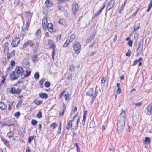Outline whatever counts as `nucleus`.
I'll return each mask as SVG.
<instances>
[{"label": "nucleus", "instance_id": "nucleus-1", "mask_svg": "<svg viewBox=\"0 0 152 152\" xmlns=\"http://www.w3.org/2000/svg\"><path fill=\"white\" fill-rule=\"evenodd\" d=\"M28 46H29L30 47H32L35 46V47L33 49V53H34L38 50V48L39 47V43L38 42H35L33 40H28L26 42L23 44L22 47L21 48V49H25Z\"/></svg>", "mask_w": 152, "mask_h": 152}, {"label": "nucleus", "instance_id": "nucleus-2", "mask_svg": "<svg viewBox=\"0 0 152 152\" xmlns=\"http://www.w3.org/2000/svg\"><path fill=\"white\" fill-rule=\"evenodd\" d=\"M80 119V117L77 114L73 118V122L72 124L71 130H76L77 128L78 122Z\"/></svg>", "mask_w": 152, "mask_h": 152}, {"label": "nucleus", "instance_id": "nucleus-3", "mask_svg": "<svg viewBox=\"0 0 152 152\" xmlns=\"http://www.w3.org/2000/svg\"><path fill=\"white\" fill-rule=\"evenodd\" d=\"M86 95L90 97L92 99V101H93L97 95V92L95 90V91L94 88H90L86 92Z\"/></svg>", "mask_w": 152, "mask_h": 152}, {"label": "nucleus", "instance_id": "nucleus-4", "mask_svg": "<svg viewBox=\"0 0 152 152\" xmlns=\"http://www.w3.org/2000/svg\"><path fill=\"white\" fill-rule=\"evenodd\" d=\"M26 28L25 29L27 30L29 27L30 23L31 22V19L32 15V13L29 12H26Z\"/></svg>", "mask_w": 152, "mask_h": 152}, {"label": "nucleus", "instance_id": "nucleus-5", "mask_svg": "<svg viewBox=\"0 0 152 152\" xmlns=\"http://www.w3.org/2000/svg\"><path fill=\"white\" fill-rule=\"evenodd\" d=\"M125 121H118L117 130L119 133L121 132L125 126Z\"/></svg>", "mask_w": 152, "mask_h": 152}, {"label": "nucleus", "instance_id": "nucleus-6", "mask_svg": "<svg viewBox=\"0 0 152 152\" xmlns=\"http://www.w3.org/2000/svg\"><path fill=\"white\" fill-rule=\"evenodd\" d=\"M73 50L75 53L78 54L81 50V46L80 44L78 42H75L73 46Z\"/></svg>", "mask_w": 152, "mask_h": 152}, {"label": "nucleus", "instance_id": "nucleus-7", "mask_svg": "<svg viewBox=\"0 0 152 152\" xmlns=\"http://www.w3.org/2000/svg\"><path fill=\"white\" fill-rule=\"evenodd\" d=\"M15 71L16 73L19 76L22 75L24 72L23 68L20 66H17L15 70Z\"/></svg>", "mask_w": 152, "mask_h": 152}, {"label": "nucleus", "instance_id": "nucleus-8", "mask_svg": "<svg viewBox=\"0 0 152 152\" xmlns=\"http://www.w3.org/2000/svg\"><path fill=\"white\" fill-rule=\"evenodd\" d=\"M20 41V38L16 37L12 40L11 45L12 47H15L17 46L18 44L19 43Z\"/></svg>", "mask_w": 152, "mask_h": 152}, {"label": "nucleus", "instance_id": "nucleus-9", "mask_svg": "<svg viewBox=\"0 0 152 152\" xmlns=\"http://www.w3.org/2000/svg\"><path fill=\"white\" fill-rule=\"evenodd\" d=\"M145 112L148 115L152 114V103L149 104L146 106Z\"/></svg>", "mask_w": 152, "mask_h": 152}, {"label": "nucleus", "instance_id": "nucleus-10", "mask_svg": "<svg viewBox=\"0 0 152 152\" xmlns=\"http://www.w3.org/2000/svg\"><path fill=\"white\" fill-rule=\"evenodd\" d=\"M126 113L125 111L123 110L119 115L118 121H125Z\"/></svg>", "mask_w": 152, "mask_h": 152}, {"label": "nucleus", "instance_id": "nucleus-11", "mask_svg": "<svg viewBox=\"0 0 152 152\" xmlns=\"http://www.w3.org/2000/svg\"><path fill=\"white\" fill-rule=\"evenodd\" d=\"M10 77L11 80L13 81L17 79L19 77V76L16 73L15 71H13L10 73Z\"/></svg>", "mask_w": 152, "mask_h": 152}, {"label": "nucleus", "instance_id": "nucleus-12", "mask_svg": "<svg viewBox=\"0 0 152 152\" xmlns=\"http://www.w3.org/2000/svg\"><path fill=\"white\" fill-rule=\"evenodd\" d=\"M78 5L77 3L75 2L73 4L72 7V11L74 15L76 14L77 11L78 10Z\"/></svg>", "mask_w": 152, "mask_h": 152}, {"label": "nucleus", "instance_id": "nucleus-13", "mask_svg": "<svg viewBox=\"0 0 152 152\" xmlns=\"http://www.w3.org/2000/svg\"><path fill=\"white\" fill-rule=\"evenodd\" d=\"M114 0H111L109 3L107 7L106 8V11H108L112 8L115 4Z\"/></svg>", "mask_w": 152, "mask_h": 152}, {"label": "nucleus", "instance_id": "nucleus-14", "mask_svg": "<svg viewBox=\"0 0 152 152\" xmlns=\"http://www.w3.org/2000/svg\"><path fill=\"white\" fill-rule=\"evenodd\" d=\"M47 23V19L46 17H44L42 20V27L45 30L46 28Z\"/></svg>", "mask_w": 152, "mask_h": 152}, {"label": "nucleus", "instance_id": "nucleus-15", "mask_svg": "<svg viewBox=\"0 0 152 152\" xmlns=\"http://www.w3.org/2000/svg\"><path fill=\"white\" fill-rule=\"evenodd\" d=\"M53 25L52 23H49L47 25L46 28L48 31L50 32H53L55 31V30L53 28Z\"/></svg>", "mask_w": 152, "mask_h": 152}, {"label": "nucleus", "instance_id": "nucleus-16", "mask_svg": "<svg viewBox=\"0 0 152 152\" xmlns=\"http://www.w3.org/2000/svg\"><path fill=\"white\" fill-rule=\"evenodd\" d=\"M31 60L32 62L35 63L39 61L38 59V55L37 54H33L31 56Z\"/></svg>", "mask_w": 152, "mask_h": 152}, {"label": "nucleus", "instance_id": "nucleus-17", "mask_svg": "<svg viewBox=\"0 0 152 152\" xmlns=\"http://www.w3.org/2000/svg\"><path fill=\"white\" fill-rule=\"evenodd\" d=\"M8 43L7 42L4 45V53H7V55L9 54V48L8 46Z\"/></svg>", "mask_w": 152, "mask_h": 152}, {"label": "nucleus", "instance_id": "nucleus-18", "mask_svg": "<svg viewBox=\"0 0 152 152\" xmlns=\"http://www.w3.org/2000/svg\"><path fill=\"white\" fill-rule=\"evenodd\" d=\"M76 36L75 34H72L70 36H69L68 39H66L67 42H69L70 43L72 42L75 38Z\"/></svg>", "mask_w": 152, "mask_h": 152}, {"label": "nucleus", "instance_id": "nucleus-19", "mask_svg": "<svg viewBox=\"0 0 152 152\" xmlns=\"http://www.w3.org/2000/svg\"><path fill=\"white\" fill-rule=\"evenodd\" d=\"M95 35V33L93 32L92 34L86 40V42L88 43H90L91 41L94 39V37Z\"/></svg>", "mask_w": 152, "mask_h": 152}, {"label": "nucleus", "instance_id": "nucleus-20", "mask_svg": "<svg viewBox=\"0 0 152 152\" xmlns=\"http://www.w3.org/2000/svg\"><path fill=\"white\" fill-rule=\"evenodd\" d=\"M7 105L4 103L0 102V108L2 110H4L7 107Z\"/></svg>", "mask_w": 152, "mask_h": 152}, {"label": "nucleus", "instance_id": "nucleus-21", "mask_svg": "<svg viewBox=\"0 0 152 152\" xmlns=\"http://www.w3.org/2000/svg\"><path fill=\"white\" fill-rule=\"evenodd\" d=\"M40 97L43 99H46L48 97L47 94L45 93H40L39 94Z\"/></svg>", "mask_w": 152, "mask_h": 152}, {"label": "nucleus", "instance_id": "nucleus-22", "mask_svg": "<svg viewBox=\"0 0 152 152\" xmlns=\"http://www.w3.org/2000/svg\"><path fill=\"white\" fill-rule=\"evenodd\" d=\"M151 142V140L149 137H145V140L143 141V143L145 144H148Z\"/></svg>", "mask_w": 152, "mask_h": 152}, {"label": "nucleus", "instance_id": "nucleus-23", "mask_svg": "<svg viewBox=\"0 0 152 152\" xmlns=\"http://www.w3.org/2000/svg\"><path fill=\"white\" fill-rule=\"evenodd\" d=\"M140 26V23L137 21L135 23L134 25V31H135L139 29Z\"/></svg>", "mask_w": 152, "mask_h": 152}, {"label": "nucleus", "instance_id": "nucleus-24", "mask_svg": "<svg viewBox=\"0 0 152 152\" xmlns=\"http://www.w3.org/2000/svg\"><path fill=\"white\" fill-rule=\"evenodd\" d=\"M1 140L5 145L7 147L9 146L10 143L8 141L5 139L4 138L2 137H1Z\"/></svg>", "mask_w": 152, "mask_h": 152}, {"label": "nucleus", "instance_id": "nucleus-25", "mask_svg": "<svg viewBox=\"0 0 152 152\" xmlns=\"http://www.w3.org/2000/svg\"><path fill=\"white\" fill-rule=\"evenodd\" d=\"M143 42V40L142 39L139 42L138 45H137V48L136 49V51H138L139 49L140 48L141 45L142 46V44Z\"/></svg>", "mask_w": 152, "mask_h": 152}, {"label": "nucleus", "instance_id": "nucleus-26", "mask_svg": "<svg viewBox=\"0 0 152 152\" xmlns=\"http://www.w3.org/2000/svg\"><path fill=\"white\" fill-rule=\"evenodd\" d=\"M98 46V44L95 41H94L93 44L89 45V47L91 48L93 47L94 48H96Z\"/></svg>", "mask_w": 152, "mask_h": 152}, {"label": "nucleus", "instance_id": "nucleus-27", "mask_svg": "<svg viewBox=\"0 0 152 152\" xmlns=\"http://www.w3.org/2000/svg\"><path fill=\"white\" fill-rule=\"evenodd\" d=\"M41 30L40 29H38L36 32L35 35L37 38L40 37Z\"/></svg>", "mask_w": 152, "mask_h": 152}, {"label": "nucleus", "instance_id": "nucleus-28", "mask_svg": "<svg viewBox=\"0 0 152 152\" xmlns=\"http://www.w3.org/2000/svg\"><path fill=\"white\" fill-rule=\"evenodd\" d=\"M58 23L64 26H65L66 24L64 20L63 19H60L59 20Z\"/></svg>", "mask_w": 152, "mask_h": 152}, {"label": "nucleus", "instance_id": "nucleus-29", "mask_svg": "<svg viewBox=\"0 0 152 152\" xmlns=\"http://www.w3.org/2000/svg\"><path fill=\"white\" fill-rule=\"evenodd\" d=\"M14 133L11 131L7 134V136L10 138L11 137L13 136L14 135Z\"/></svg>", "mask_w": 152, "mask_h": 152}, {"label": "nucleus", "instance_id": "nucleus-30", "mask_svg": "<svg viewBox=\"0 0 152 152\" xmlns=\"http://www.w3.org/2000/svg\"><path fill=\"white\" fill-rule=\"evenodd\" d=\"M42 102V101L38 100L37 99H35L34 101V103L38 105L40 104Z\"/></svg>", "mask_w": 152, "mask_h": 152}, {"label": "nucleus", "instance_id": "nucleus-31", "mask_svg": "<svg viewBox=\"0 0 152 152\" xmlns=\"http://www.w3.org/2000/svg\"><path fill=\"white\" fill-rule=\"evenodd\" d=\"M95 126V122L94 120H92L90 123V128H94Z\"/></svg>", "mask_w": 152, "mask_h": 152}, {"label": "nucleus", "instance_id": "nucleus-32", "mask_svg": "<svg viewBox=\"0 0 152 152\" xmlns=\"http://www.w3.org/2000/svg\"><path fill=\"white\" fill-rule=\"evenodd\" d=\"M102 10H101L100 9V10L98 11H97L94 15V16L93 17V18H95V17L96 16H98V15H99V14H100L102 12Z\"/></svg>", "mask_w": 152, "mask_h": 152}, {"label": "nucleus", "instance_id": "nucleus-33", "mask_svg": "<svg viewBox=\"0 0 152 152\" xmlns=\"http://www.w3.org/2000/svg\"><path fill=\"white\" fill-rule=\"evenodd\" d=\"M142 58L141 57H140L138 60H136L134 62L133 65L135 66L140 61V60H142Z\"/></svg>", "mask_w": 152, "mask_h": 152}, {"label": "nucleus", "instance_id": "nucleus-34", "mask_svg": "<svg viewBox=\"0 0 152 152\" xmlns=\"http://www.w3.org/2000/svg\"><path fill=\"white\" fill-rule=\"evenodd\" d=\"M45 78H42L39 80V83L41 86V87H43V82L45 81Z\"/></svg>", "mask_w": 152, "mask_h": 152}, {"label": "nucleus", "instance_id": "nucleus-35", "mask_svg": "<svg viewBox=\"0 0 152 152\" xmlns=\"http://www.w3.org/2000/svg\"><path fill=\"white\" fill-rule=\"evenodd\" d=\"M10 92L12 94H15L16 93V89L14 87H12L10 91Z\"/></svg>", "mask_w": 152, "mask_h": 152}, {"label": "nucleus", "instance_id": "nucleus-36", "mask_svg": "<svg viewBox=\"0 0 152 152\" xmlns=\"http://www.w3.org/2000/svg\"><path fill=\"white\" fill-rule=\"evenodd\" d=\"M143 102L140 101V102L137 103H133V104L135 105L136 106L140 107L142 104Z\"/></svg>", "mask_w": 152, "mask_h": 152}, {"label": "nucleus", "instance_id": "nucleus-37", "mask_svg": "<svg viewBox=\"0 0 152 152\" xmlns=\"http://www.w3.org/2000/svg\"><path fill=\"white\" fill-rule=\"evenodd\" d=\"M26 74L24 75V77H28L30 75L31 71H28L26 70Z\"/></svg>", "mask_w": 152, "mask_h": 152}, {"label": "nucleus", "instance_id": "nucleus-38", "mask_svg": "<svg viewBox=\"0 0 152 152\" xmlns=\"http://www.w3.org/2000/svg\"><path fill=\"white\" fill-rule=\"evenodd\" d=\"M34 77L36 80L38 79L39 77V75L38 72H36L34 75Z\"/></svg>", "mask_w": 152, "mask_h": 152}, {"label": "nucleus", "instance_id": "nucleus-39", "mask_svg": "<svg viewBox=\"0 0 152 152\" xmlns=\"http://www.w3.org/2000/svg\"><path fill=\"white\" fill-rule=\"evenodd\" d=\"M75 69V67L73 64L71 65L69 67V70L71 72H73L74 71Z\"/></svg>", "mask_w": 152, "mask_h": 152}, {"label": "nucleus", "instance_id": "nucleus-40", "mask_svg": "<svg viewBox=\"0 0 152 152\" xmlns=\"http://www.w3.org/2000/svg\"><path fill=\"white\" fill-rule=\"evenodd\" d=\"M37 121L35 119H32L31 121V124L33 126L37 124Z\"/></svg>", "mask_w": 152, "mask_h": 152}, {"label": "nucleus", "instance_id": "nucleus-41", "mask_svg": "<svg viewBox=\"0 0 152 152\" xmlns=\"http://www.w3.org/2000/svg\"><path fill=\"white\" fill-rule=\"evenodd\" d=\"M37 117L38 118H40L42 117V113L41 111H39L38 113L36 115Z\"/></svg>", "mask_w": 152, "mask_h": 152}, {"label": "nucleus", "instance_id": "nucleus-42", "mask_svg": "<svg viewBox=\"0 0 152 152\" xmlns=\"http://www.w3.org/2000/svg\"><path fill=\"white\" fill-rule=\"evenodd\" d=\"M13 67L12 66H9V67H8L7 69V70H6V75H7V74H8L9 73V71L10 70H11L12 69Z\"/></svg>", "mask_w": 152, "mask_h": 152}, {"label": "nucleus", "instance_id": "nucleus-43", "mask_svg": "<svg viewBox=\"0 0 152 152\" xmlns=\"http://www.w3.org/2000/svg\"><path fill=\"white\" fill-rule=\"evenodd\" d=\"M65 90H63L60 94H59V98L60 99H61L62 97L63 96L64 94L65 93Z\"/></svg>", "mask_w": 152, "mask_h": 152}, {"label": "nucleus", "instance_id": "nucleus-44", "mask_svg": "<svg viewBox=\"0 0 152 152\" xmlns=\"http://www.w3.org/2000/svg\"><path fill=\"white\" fill-rule=\"evenodd\" d=\"M45 86L46 87H48L50 86V83L48 81H46L45 84Z\"/></svg>", "mask_w": 152, "mask_h": 152}, {"label": "nucleus", "instance_id": "nucleus-45", "mask_svg": "<svg viewBox=\"0 0 152 152\" xmlns=\"http://www.w3.org/2000/svg\"><path fill=\"white\" fill-rule=\"evenodd\" d=\"M34 136H30L28 139V141L29 143H30L32 140L34 139Z\"/></svg>", "mask_w": 152, "mask_h": 152}, {"label": "nucleus", "instance_id": "nucleus-46", "mask_svg": "<svg viewBox=\"0 0 152 152\" xmlns=\"http://www.w3.org/2000/svg\"><path fill=\"white\" fill-rule=\"evenodd\" d=\"M73 122L72 120H69L68 121L67 125L68 126H70L71 128H72V124Z\"/></svg>", "mask_w": 152, "mask_h": 152}, {"label": "nucleus", "instance_id": "nucleus-47", "mask_svg": "<svg viewBox=\"0 0 152 152\" xmlns=\"http://www.w3.org/2000/svg\"><path fill=\"white\" fill-rule=\"evenodd\" d=\"M57 126V124L55 123H53L51 124L50 126L53 127L54 129Z\"/></svg>", "mask_w": 152, "mask_h": 152}, {"label": "nucleus", "instance_id": "nucleus-48", "mask_svg": "<svg viewBox=\"0 0 152 152\" xmlns=\"http://www.w3.org/2000/svg\"><path fill=\"white\" fill-rule=\"evenodd\" d=\"M7 103L8 104V110H10L12 108L13 105L12 103H10L8 102H7Z\"/></svg>", "mask_w": 152, "mask_h": 152}, {"label": "nucleus", "instance_id": "nucleus-49", "mask_svg": "<svg viewBox=\"0 0 152 152\" xmlns=\"http://www.w3.org/2000/svg\"><path fill=\"white\" fill-rule=\"evenodd\" d=\"M55 45L53 43L50 47V48H52L53 49L52 51H53V50L55 51Z\"/></svg>", "mask_w": 152, "mask_h": 152}, {"label": "nucleus", "instance_id": "nucleus-50", "mask_svg": "<svg viewBox=\"0 0 152 152\" xmlns=\"http://www.w3.org/2000/svg\"><path fill=\"white\" fill-rule=\"evenodd\" d=\"M21 90L19 88H17L16 89V93L15 94H19L21 93Z\"/></svg>", "mask_w": 152, "mask_h": 152}, {"label": "nucleus", "instance_id": "nucleus-51", "mask_svg": "<svg viewBox=\"0 0 152 152\" xmlns=\"http://www.w3.org/2000/svg\"><path fill=\"white\" fill-rule=\"evenodd\" d=\"M20 115V113L19 112H17L14 114V116L17 117H18Z\"/></svg>", "mask_w": 152, "mask_h": 152}, {"label": "nucleus", "instance_id": "nucleus-52", "mask_svg": "<svg viewBox=\"0 0 152 152\" xmlns=\"http://www.w3.org/2000/svg\"><path fill=\"white\" fill-rule=\"evenodd\" d=\"M15 50H13L10 53L9 55L11 56V57H12L15 55Z\"/></svg>", "mask_w": 152, "mask_h": 152}, {"label": "nucleus", "instance_id": "nucleus-53", "mask_svg": "<svg viewBox=\"0 0 152 152\" xmlns=\"http://www.w3.org/2000/svg\"><path fill=\"white\" fill-rule=\"evenodd\" d=\"M23 102L21 100L20 101L16 104L17 107H18L20 106L22 104Z\"/></svg>", "mask_w": 152, "mask_h": 152}, {"label": "nucleus", "instance_id": "nucleus-54", "mask_svg": "<svg viewBox=\"0 0 152 152\" xmlns=\"http://www.w3.org/2000/svg\"><path fill=\"white\" fill-rule=\"evenodd\" d=\"M126 2V0H125V1L124 2V3L122 4L121 6V7L120 9H121V10H123L124 9V7L125 6V3Z\"/></svg>", "mask_w": 152, "mask_h": 152}, {"label": "nucleus", "instance_id": "nucleus-55", "mask_svg": "<svg viewBox=\"0 0 152 152\" xmlns=\"http://www.w3.org/2000/svg\"><path fill=\"white\" fill-rule=\"evenodd\" d=\"M116 93L119 94L121 93V91L120 88H118V89L116 91Z\"/></svg>", "mask_w": 152, "mask_h": 152}, {"label": "nucleus", "instance_id": "nucleus-56", "mask_svg": "<svg viewBox=\"0 0 152 152\" xmlns=\"http://www.w3.org/2000/svg\"><path fill=\"white\" fill-rule=\"evenodd\" d=\"M69 43H70L69 42H67V40H66L64 44L63 47L64 48L66 47L68 45Z\"/></svg>", "mask_w": 152, "mask_h": 152}, {"label": "nucleus", "instance_id": "nucleus-57", "mask_svg": "<svg viewBox=\"0 0 152 152\" xmlns=\"http://www.w3.org/2000/svg\"><path fill=\"white\" fill-rule=\"evenodd\" d=\"M10 64L11 65V66L13 67L15 65V62L13 60H11L10 62Z\"/></svg>", "mask_w": 152, "mask_h": 152}, {"label": "nucleus", "instance_id": "nucleus-58", "mask_svg": "<svg viewBox=\"0 0 152 152\" xmlns=\"http://www.w3.org/2000/svg\"><path fill=\"white\" fill-rule=\"evenodd\" d=\"M2 63L3 64L5 65L6 63H7V62H6V58H2Z\"/></svg>", "mask_w": 152, "mask_h": 152}, {"label": "nucleus", "instance_id": "nucleus-59", "mask_svg": "<svg viewBox=\"0 0 152 152\" xmlns=\"http://www.w3.org/2000/svg\"><path fill=\"white\" fill-rule=\"evenodd\" d=\"M133 43V41L132 40L129 41L127 43V44L129 46L131 47L132 46V45Z\"/></svg>", "mask_w": 152, "mask_h": 152}, {"label": "nucleus", "instance_id": "nucleus-60", "mask_svg": "<svg viewBox=\"0 0 152 152\" xmlns=\"http://www.w3.org/2000/svg\"><path fill=\"white\" fill-rule=\"evenodd\" d=\"M106 78L104 77H103L101 80V82L102 83H104L106 80Z\"/></svg>", "mask_w": 152, "mask_h": 152}, {"label": "nucleus", "instance_id": "nucleus-61", "mask_svg": "<svg viewBox=\"0 0 152 152\" xmlns=\"http://www.w3.org/2000/svg\"><path fill=\"white\" fill-rule=\"evenodd\" d=\"M131 53V51H130L129 50L126 54V56H130Z\"/></svg>", "mask_w": 152, "mask_h": 152}, {"label": "nucleus", "instance_id": "nucleus-62", "mask_svg": "<svg viewBox=\"0 0 152 152\" xmlns=\"http://www.w3.org/2000/svg\"><path fill=\"white\" fill-rule=\"evenodd\" d=\"M115 147H113L112 148H110L109 150L111 152H114L115 151Z\"/></svg>", "mask_w": 152, "mask_h": 152}, {"label": "nucleus", "instance_id": "nucleus-63", "mask_svg": "<svg viewBox=\"0 0 152 152\" xmlns=\"http://www.w3.org/2000/svg\"><path fill=\"white\" fill-rule=\"evenodd\" d=\"M64 97L66 100H67L69 99V95L65 94L64 95Z\"/></svg>", "mask_w": 152, "mask_h": 152}, {"label": "nucleus", "instance_id": "nucleus-64", "mask_svg": "<svg viewBox=\"0 0 152 152\" xmlns=\"http://www.w3.org/2000/svg\"><path fill=\"white\" fill-rule=\"evenodd\" d=\"M75 145L76 146V148H77V152H79V151H80V148H79V147L78 145V144L77 143H75Z\"/></svg>", "mask_w": 152, "mask_h": 152}]
</instances>
